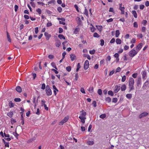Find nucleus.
<instances>
[{"label": "nucleus", "instance_id": "nucleus-17", "mask_svg": "<svg viewBox=\"0 0 149 149\" xmlns=\"http://www.w3.org/2000/svg\"><path fill=\"white\" fill-rule=\"evenodd\" d=\"M141 84V78H139L137 80V86H139V85Z\"/></svg>", "mask_w": 149, "mask_h": 149}, {"label": "nucleus", "instance_id": "nucleus-28", "mask_svg": "<svg viewBox=\"0 0 149 149\" xmlns=\"http://www.w3.org/2000/svg\"><path fill=\"white\" fill-rule=\"evenodd\" d=\"M149 84V81H147L144 83L143 86L144 87H146L147 86H148V85Z\"/></svg>", "mask_w": 149, "mask_h": 149}, {"label": "nucleus", "instance_id": "nucleus-43", "mask_svg": "<svg viewBox=\"0 0 149 149\" xmlns=\"http://www.w3.org/2000/svg\"><path fill=\"white\" fill-rule=\"evenodd\" d=\"M96 27L98 30L101 31L102 29V26H96Z\"/></svg>", "mask_w": 149, "mask_h": 149}, {"label": "nucleus", "instance_id": "nucleus-9", "mask_svg": "<svg viewBox=\"0 0 149 149\" xmlns=\"http://www.w3.org/2000/svg\"><path fill=\"white\" fill-rule=\"evenodd\" d=\"M79 118L81 119V123H85V120L86 118V117H83L82 116H79Z\"/></svg>", "mask_w": 149, "mask_h": 149}, {"label": "nucleus", "instance_id": "nucleus-4", "mask_svg": "<svg viewBox=\"0 0 149 149\" xmlns=\"http://www.w3.org/2000/svg\"><path fill=\"white\" fill-rule=\"evenodd\" d=\"M69 119V117L68 116H67L65 117L63 120H62L61 122L59 123V125H63L64 123L67 122L68 120Z\"/></svg>", "mask_w": 149, "mask_h": 149}, {"label": "nucleus", "instance_id": "nucleus-22", "mask_svg": "<svg viewBox=\"0 0 149 149\" xmlns=\"http://www.w3.org/2000/svg\"><path fill=\"white\" fill-rule=\"evenodd\" d=\"M51 65L54 68H55V69L57 70L58 69L56 66V64L55 63H54V62H52L51 63Z\"/></svg>", "mask_w": 149, "mask_h": 149}, {"label": "nucleus", "instance_id": "nucleus-48", "mask_svg": "<svg viewBox=\"0 0 149 149\" xmlns=\"http://www.w3.org/2000/svg\"><path fill=\"white\" fill-rule=\"evenodd\" d=\"M138 74L137 73H134L132 75V77L134 78H136Z\"/></svg>", "mask_w": 149, "mask_h": 149}, {"label": "nucleus", "instance_id": "nucleus-20", "mask_svg": "<svg viewBox=\"0 0 149 149\" xmlns=\"http://www.w3.org/2000/svg\"><path fill=\"white\" fill-rule=\"evenodd\" d=\"M7 38L8 39V41L10 42H11V40L10 38V36L9 35L8 33V32H7Z\"/></svg>", "mask_w": 149, "mask_h": 149}, {"label": "nucleus", "instance_id": "nucleus-12", "mask_svg": "<svg viewBox=\"0 0 149 149\" xmlns=\"http://www.w3.org/2000/svg\"><path fill=\"white\" fill-rule=\"evenodd\" d=\"M16 90L19 93H21L22 91L21 88L19 86H17L16 88Z\"/></svg>", "mask_w": 149, "mask_h": 149}, {"label": "nucleus", "instance_id": "nucleus-29", "mask_svg": "<svg viewBox=\"0 0 149 149\" xmlns=\"http://www.w3.org/2000/svg\"><path fill=\"white\" fill-rule=\"evenodd\" d=\"M88 91L90 93H92L93 91V86L90 87L89 88Z\"/></svg>", "mask_w": 149, "mask_h": 149}, {"label": "nucleus", "instance_id": "nucleus-53", "mask_svg": "<svg viewBox=\"0 0 149 149\" xmlns=\"http://www.w3.org/2000/svg\"><path fill=\"white\" fill-rule=\"evenodd\" d=\"M18 8V6L16 5H15V10L16 12L17 11Z\"/></svg>", "mask_w": 149, "mask_h": 149}, {"label": "nucleus", "instance_id": "nucleus-19", "mask_svg": "<svg viewBox=\"0 0 149 149\" xmlns=\"http://www.w3.org/2000/svg\"><path fill=\"white\" fill-rule=\"evenodd\" d=\"M132 14L135 18H136L137 17V15L135 10H133L132 11Z\"/></svg>", "mask_w": 149, "mask_h": 149}, {"label": "nucleus", "instance_id": "nucleus-27", "mask_svg": "<svg viewBox=\"0 0 149 149\" xmlns=\"http://www.w3.org/2000/svg\"><path fill=\"white\" fill-rule=\"evenodd\" d=\"M120 33L119 30H117L116 31V37H118L120 35Z\"/></svg>", "mask_w": 149, "mask_h": 149}, {"label": "nucleus", "instance_id": "nucleus-1", "mask_svg": "<svg viewBox=\"0 0 149 149\" xmlns=\"http://www.w3.org/2000/svg\"><path fill=\"white\" fill-rule=\"evenodd\" d=\"M129 88L130 89L129 92H130L131 91L134 89V79L132 77L130 78L129 80Z\"/></svg>", "mask_w": 149, "mask_h": 149}, {"label": "nucleus", "instance_id": "nucleus-34", "mask_svg": "<svg viewBox=\"0 0 149 149\" xmlns=\"http://www.w3.org/2000/svg\"><path fill=\"white\" fill-rule=\"evenodd\" d=\"M106 117V115L105 114H101L100 116V118H101L102 119H104V118H105Z\"/></svg>", "mask_w": 149, "mask_h": 149}, {"label": "nucleus", "instance_id": "nucleus-30", "mask_svg": "<svg viewBox=\"0 0 149 149\" xmlns=\"http://www.w3.org/2000/svg\"><path fill=\"white\" fill-rule=\"evenodd\" d=\"M93 36L95 37L99 38L100 37V35L97 33H95L93 34Z\"/></svg>", "mask_w": 149, "mask_h": 149}, {"label": "nucleus", "instance_id": "nucleus-38", "mask_svg": "<svg viewBox=\"0 0 149 149\" xmlns=\"http://www.w3.org/2000/svg\"><path fill=\"white\" fill-rule=\"evenodd\" d=\"M126 79V77L124 75L122 77V78L121 79V81L122 82H124L125 81Z\"/></svg>", "mask_w": 149, "mask_h": 149}, {"label": "nucleus", "instance_id": "nucleus-7", "mask_svg": "<svg viewBox=\"0 0 149 149\" xmlns=\"http://www.w3.org/2000/svg\"><path fill=\"white\" fill-rule=\"evenodd\" d=\"M148 114V113L146 112L142 113L139 116V118H142L146 116Z\"/></svg>", "mask_w": 149, "mask_h": 149}, {"label": "nucleus", "instance_id": "nucleus-10", "mask_svg": "<svg viewBox=\"0 0 149 149\" xmlns=\"http://www.w3.org/2000/svg\"><path fill=\"white\" fill-rule=\"evenodd\" d=\"M44 35L46 37V39L47 40H48L51 36L50 34H49L47 32L45 33Z\"/></svg>", "mask_w": 149, "mask_h": 149}, {"label": "nucleus", "instance_id": "nucleus-61", "mask_svg": "<svg viewBox=\"0 0 149 149\" xmlns=\"http://www.w3.org/2000/svg\"><path fill=\"white\" fill-rule=\"evenodd\" d=\"M45 84H42V86L41 87V89L43 90L45 89Z\"/></svg>", "mask_w": 149, "mask_h": 149}, {"label": "nucleus", "instance_id": "nucleus-37", "mask_svg": "<svg viewBox=\"0 0 149 149\" xmlns=\"http://www.w3.org/2000/svg\"><path fill=\"white\" fill-rule=\"evenodd\" d=\"M9 106L10 107H13L14 106V105L13 104L12 102L11 101H10L9 103Z\"/></svg>", "mask_w": 149, "mask_h": 149}, {"label": "nucleus", "instance_id": "nucleus-35", "mask_svg": "<svg viewBox=\"0 0 149 149\" xmlns=\"http://www.w3.org/2000/svg\"><path fill=\"white\" fill-rule=\"evenodd\" d=\"M71 69V66H68L66 68V70L68 71V72H70Z\"/></svg>", "mask_w": 149, "mask_h": 149}, {"label": "nucleus", "instance_id": "nucleus-33", "mask_svg": "<svg viewBox=\"0 0 149 149\" xmlns=\"http://www.w3.org/2000/svg\"><path fill=\"white\" fill-rule=\"evenodd\" d=\"M36 11L38 12L39 15L40 14L42 13L41 10L39 8H38L36 9Z\"/></svg>", "mask_w": 149, "mask_h": 149}, {"label": "nucleus", "instance_id": "nucleus-64", "mask_svg": "<svg viewBox=\"0 0 149 149\" xmlns=\"http://www.w3.org/2000/svg\"><path fill=\"white\" fill-rule=\"evenodd\" d=\"M52 25V23L51 22H48L47 23V27H49L50 26Z\"/></svg>", "mask_w": 149, "mask_h": 149}, {"label": "nucleus", "instance_id": "nucleus-58", "mask_svg": "<svg viewBox=\"0 0 149 149\" xmlns=\"http://www.w3.org/2000/svg\"><path fill=\"white\" fill-rule=\"evenodd\" d=\"M144 7L145 6L144 5H140V8L141 10H143L144 9Z\"/></svg>", "mask_w": 149, "mask_h": 149}, {"label": "nucleus", "instance_id": "nucleus-2", "mask_svg": "<svg viewBox=\"0 0 149 149\" xmlns=\"http://www.w3.org/2000/svg\"><path fill=\"white\" fill-rule=\"evenodd\" d=\"M46 93L47 96H49L52 95V93L51 89L49 85H47L45 89Z\"/></svg>", "mask_w": 149, "mask_h": 149}, {"label": "nucleus", "instance_id": "nucleus-47", "mask_svg": "<svg viewBox=\"0 0 149 149\" xmlns=\"http://www.w3.org/2000/svg\"><path fill=\"white\" fill-rule=\"evenodd\" d=\"M48 58L50 59H52L54 58V56L53 55H49L48 56Z\"/></svg>", "mask_w": 149, "mask_h": 149}, {"label": "nucleus", "instance_id": "nucleus-16", "mask_svg": "<svg viewBox=\"0 0 149 149\" xmlns=\"http://www.w3.org/2000/svg\"><path fill=\"white\" fill-rule=\"evenodd\" d=\"M142 78L143 79H145L146 76V72L145 71H143L142 72Z\"/></svg>", "mask_w": 149, "mask_h": 149}, {"label": "nucleus", "instance_id": "nucleus-60", "mask_svg": "<svg viewBox=\"0 0 149 149\" xmlns=\"http://www.w3.org/2000/svg\"><path fill=\"white\" fill-rule=\"evenodd\" d=\"M35 32L36 34H37L38 32V27H36L35 29Z\"/></svg>", "mask_w": 149, "mask_h": 149}, {"label": "nucleus", "instance_id": "nucleus-14", "mask_svg": "<svg viewBox=\"0 0 149 149\" xmlns=\"http://www.w3.org/2000/svg\"><path fill=\"white\" fill-rule=\"evenodd\" d=\"M122 91H124L125 90L126 88V85L125 84H123L121 87H120Z\"/></svg>", "mask_w": 149, "mask_h": 149}, {"label": "nucleus", "instance_id": "nucleus-18", "mask_svg": "<svg viewBox=\"0 0 149 149\" xmlns=\"http://www.w3.org/2000/svg\"><path fill=\"white\" fill-rule=\"evenodd\" d=\"M80 113H81V116H82L83 117H84L86 116V112L84 111L83 110L81 111H80Z\"/></svg>", "mask_w": 149, "mask_h": 149}, {"label": "nucleus", "instance_id": "nucleus-52", "mask_svg": "<svg viewBox=\"0 0 149 149\" xmlns=\"http://www.w3.org/2000/svg\"><path fill=\"white\" fill-rule=\"evenodd\" d=\"M147 23V21L146 20H144L143 21L142 24L145 26Z\"/></svg>", "mask_w": 149, "mask_h": 149}, {"label": "nucleus", "instance_id": "nucleus-5", "mask_svg": "<svg viewBox=\"0 0 149 149\" xmlns=\"http://www.w3.org/2000/svg\"><path fill=\"white\" fill-rule=\"evenodd\" d=\"M143 45V44L142 43H140L136 47V51L138 52L141 49Z\"/></svg>", "mask_w": 149, "mask_h": 149}, {"label": "nucleus", "instance_id": "nucleus-42", "mask_svg": "<svg viewBox=\"0 0 149 149\" xmlns=\"http://www.w3.org/2000/svg\"><path fill=\"white\" fill-rule=\"evenodd\" d=\"M100 45L101 46H103L104 45V40L103 39H101L100 40Z\"/></svg>", "mask_w": 149, "mask_h": 149}, {"label": "nucleus", "instance_id": "nucleus-59", "mask_svg": "<svg viewBox=\"0 0 149 149\" xmlns=\"http://www.w3.org/2000/svg\"><path fill=\"white\" fill-rule=\"evenodd\" d=\"M59 33H62L63 31V29L61 28H59Z\"/></svg>", "mask_w": 149, "mask_h": 149}, {"label": "nucleus", "instance_id": "nucleus-24", "mask_svg": "<svg viewBox=\"0 0 149 149\" xmlns=\"http://www.w3.org/2000/svg\"><path fill=\"white\" fill-rule=\"evenodd\" d=\"M58 37L60 39H65V37L62 35L61 34H59L58 36Z\"/></svg>", "mask_w": 149, "mask_h": 149}, {"label": "nucleus", "instance_id": "nucleus-44", "mask_svg": "<svg viewBox=\"0 0 149 149\" xmlns=\"http://www.w3.org/2000/svg\"><path fill=\"white\" fill-rule=\"evenodd\" d=\"M13 134L16 138H17L18 136H19V134L16 132V129L15 130V132H13Z\"/></svg>", "mask_w": 149, "mask_h": 149}, {"label": "nucleus", "instance_id": "nucleus-57", "mask_svg": "<svg viewBox=\"0 0 149 149\" xmlns=\"http://www.w3.org/2000/svg\"><path fill=\"white\" fill-rule=\"evenodd\" d=\"M121 70V69L119 67H118L117 68L116 70V72H120Z\"/></svg>", "mask_w": 149, "mask_h": 149}, {"label": "nucleus", "instance_id": "nucleus-45", "mask_svg": "<svg viewBox=\"0 0 149 149\" xmlns=\"http://www.w3.org/2000/svg\"><path fill=\"white\" fill-rule=\"evenodd\" d=\"M98 93L100 95H101L102 94V91L101 89H98L97 91Z\"/></svg>", "mask_w": 149, "mask_h": 149}, {"label": "nucleus", "instance_id": "nucleus-56", "mask_svg": "<svg viewBox=\"0 0 149 149\" xmlns=\"http://www.w3.org/2000/svg\"><path fill=\"white\" fill-rule=\"evenodd\" d=\"M137 36L138 37L140 38H142L143 37V36L142 34L137 35Z\"/></svg>", "mask_w": 149, "mask_h": 149}, {"label": "nucleus", "instance_id": "nucleus-31", "mask_svg": "<svg viewBox=\"0 0 149 149\" xmlns=\"http://www.w3.org/2000/svg\"><path fill=\"white\" fill-rule=\"evenodd\" d=\"M108 93L109 95H110L111 96H113L114 95L113 93L112 92V91H108Z\"/></svg>", "mask_w": 149, "mask_h": 149}, {"label": "nucleus", "instance_id": "nucleus-62", "mask_svg": "<svg viewBox=\"0 0 149 149\" xmlns=\"http://www.w3.org/2000/svg\"><path fill=\"white\" fill-rule=\"evenodd\" d=\"M115 42V39L114 38H112L110 41L111 43H113Z\"/></svg>", "mask_w": 149, "mask_h": 149}, {"label": "nucleus", "instance_id": "nucleus-36", "mask_svg": "<svg viewBox=\"0 0 149 149\" xmlns=\"http://www.w3.org/2000/svg\"><path fill=\"white\" fill-rule=\"evenodd\" d=\"M21 101V100L19 98H16L14 99V101L16 102H19Z\"/></svg>", "mask_w": 149, "mask_h": 149}, {"label": "nucleus", "instance_id": "nucleus-40", "mask_svg": "<svg viewBox=\"0 0 149 149\" xmlns=\"http://www.w3.org/2000/svg\"><path fill=\"white\" fill-rule=\"evenodd\" d=\"M146 29V27H144V26L142 27L141 30V32H143V33L145 32Z\"/></svg>", "mask_w": 149, "mask_h": 149}, {"label": "nucleus", "instance_id": "nucleus-41", "mask_svg": "<svg viewBox=\"0 0 149 149\" xmlns=\"http://www.w3.org/2000/svg\"><path fill=\"white\" fill-rule=\"evenodd\" d=\"M118 101V99L117 98H113L112 99V102L116 103Z\"/></svg>", "mask_w": 149, "mask_h": 149}, {"label": "nucleus", "instance_id": "nucleus-46", "mask_svg": "<svg viewBox=\"0 0 149 149\" xmlns=\"http://www.w3.org/2000/svg\"><path fill=\"white\" fill-rule=\"evenodd\" d=\"M133 26L134 27L137 28L138 25L137 22H135L134 23Z\"/></svg>", "mask_w": 149, "mask_h": 149}, {"label": "nucleus", "instance_id": "nucleus-21", "mask_svg": "<svg viewBox=\"0 0 149 149\" xmlns=\"http://www.w3.org/2000/svg\"><path fill=\"white\" fill-rule=\"evenodd\" d=\"M116 42L117 44H120L121 43V40L120 39L117 38L116 40Z\"/></svg>", "mask_w": 149, "mask_h": 149}, {"label": "nucleus", "instance_id": "nucleus-15", "mask_svg": "<svg viewBox=\"0 0 149 149\" xmlns=\"http://www.w3.org/2000/svg\"><path fill=\"white\" fill-rule=\"evenodd\" d=\"M61 44L60 41L59 40H57L56 42V46L57 47H59L61 45Z\"/></svg>", "mask_w": 149, "mask_h": 149}, {"label": "nucleus", "instance_id": "nucleus-39", "mask_svg": "<svg viewBox=\"0 0 149 149\" xmlns=\"http://www.w3.org/2000/svg\"><path fill=\"white\" fill-rule=\"evenodd\" d=\"M95 51L94 49H93L92 50H90L89 51V53L91 54H93L95 53Z\"/></svg>", "mask_w": 149, "mask_h": 149}, {"label": "nucleus", "instance_id": "nucleus-50", "mask_svg": "<svg viewBox=\"0 0 149 149\" xmlns=\"http://www.w3.org/2000/svg\"><path fill=\"white\" fill-rule=\"evenodd\" d=\"M91 26H93V27L91 28V31H92V32H94L95 31V29L94 28V26H93L92 24H91Z\"/></svg>", "mask_w": 149, "mask_h": 149}, {"label": "nucleus", "instance_id": "nucleus-11", "mask_svg": "<svg viewBox=\"0 0 149 149\" xmlns=\"http://www.w3.org/2000/svg\"><path fill=\"white\" fill-rule=\"evenodd\" d=\"M70 58L72 61H73L76 58L75 55L73 54H71L70 55Z\"/></svg>", "mask_w": 149, "mask_h": 149}, {"label": "nucleus", "instance_id": "nucleus-25", "mask_svg": "<svg viewBox=\"0 0 149 149\" xmlns=\"http://www.w3.org/2000/svg\"><path fill=\"white\" fill-rule=\"evenodd\" d=\"M105 100L108 103H109L111 101V98L109 97H108L105 98Z\"/></svg>", "mask_w": 149, "mask_h": 149}, {"label": "nucleus", "instance_id": "nucleus-13", "mask_svg": "<svg viewBox=\"0 0 149 149\" xmlns=\"http://www.w3.org/2000/svg\"><path fill=\"white\" fill-rule=\"evenodd\" d=\"M76 20L78 21V24L79 25H81L82 23L81 19L79 17H77L76 18Z\"/></svg>", "mask_w": 149, "mask_h": 149}, {"label": "nucleus", "instance_id": "nucleus-8", "mask_svg": "<svg viewBox=\"0 0 149 149\" xmlns=\"http://www.w3.org/2000/svg\"><path fill=\"white\" fill-rule=\"evenodd\" d=\"M120 86H115L114 89V92L116 93H117L120 89Z\"/></svg>", "mask_w": 149, "mask_h": 149}, {"label": "nucleus", "instance_id": "nucleus-63", "mask_svg": "<svg viewBox=\"0 0 149 149\" xmlns=\"http://www.w3.org/2000/svg\"><path fill=\"white\" fill-rule=\"evenodd\" d=\"M74 7L76 9L77 11V12H79V10L78 9V8L77 5L76 4H75L74 5Z\"/></svg>", "mask_w": 149, "mask_h": 149}, {"label": "nucleus", "instance_id": "nucleus-54", "mask_svg": "<svg viewBox=\"0 0 149 149\" xmlns=\"http://www.w3.org/2000/svg\"><path fill=\"white\" fill-rule=\"evenodd\" d=\"M75 80H76V81H77V79H78V73H76L75 74Z\"/></svg>", "mask_w": 149, "mask_h": 149}, {"label": "nucleus", "instance_id": "nucleus-3", "mask_svg": "<svg viewBox=\"0 0 149 149\" xmlns=\"http://www.w3.org/2000/svg\"><path fill=\"white\" fill-rule=\"evenodd\" d=\"M138 53L137 51L133 49L130 51L129 54L130 56L133 57L135 56Z\"/></svg>", "mask_w": 149, "mask_h": 149}, {"label": "nucleus", "instance_id": "nucleus-49", "mask_svg": "<svg viewBox=\"0 0 149 149\" xmlns=\"http://www.w3.org/2000/svg\"><path fill=\"white\" fill-rule=\"evenodd\" d=\"M92 104L93 105L94 107H96V102L95 101H94L92 102Z\"/></svg>", "mask_w": 149, "mask_h": 149}, {"label": "nucleus", "instance_id": "nucleus-51", "mask_svg": "<svg viewBox=\"0 0 149 149\" xmlns=\"http://www.w3.org/2000/svg\"><path fill=\"white\" fill-rule=\"evenodd\" d=\"M57 10L59 13H61L62 11V8L61 7H58L57 8Z\"/></svg>", "mask_w": 149, "mask_h": 149}, {"label": "nucleus", "instance_id": "nucleus-6", "mask_svg": "<svg viewBox=\"0 0 149 149\" xmlns=\"http://www.w3.org/2000/svg\"><path fill=\"white\" fill-rule=\"evenodd\" d=\"M89 62L88 60H86L84 63V68L85 70H86L89 66Z\"/></svg>", "mask_w": 149, "mask_h": 149}, {"label": "nucleus", "instance_id": "nucleus-23", "mask_svg": "<svg viewBox=\"0 0 149 149\" xmlns=\"http://www.w3.org/2000/svg\"><path fill=\"white\" fill-rule=\"evenodd\" d=\"M13 114V113L12 111H10L7 113V115L10 118L12 117Z\"/></svg>", "mask_w": 149, "mask_h": 149}, {"label": "nucleus", "instance_id": "nucleus-55", "mask_svg": "<svg viewBox=\"0 0 149 149\" xmlns=\"http://www.w3.org/2000/svg\"><path fill=\"white\" fill-rule=\"evenodd\" d=\"M109 12H111L114 13V10L112 8H110L109 9Z\"/></svg>", "mask_w": 149, "mask_h": 149}, {"label": "nucleus", "instance_id": "nucleus-32", "mask_svg": "<svg viewBox=\"0 0 149 149\" xmlns=\"http://www.w3.org/2000/svg\"><path fill=\"white\" fill-rule=\"evenodd\" d=\"M84 14H85L86 16H88V10L86 7H85Z\"/></svg>", "mask_w": 149, "mask_h": 149}, {"label": "nucleus", "instance_id": "nucleus-26", "mask_svg": "<svg viewBox=\"0 0 149 149\" xmlns=\"http://www.w3.org/2000/svg\"><path fill=\"white\" fill-rule=\"evenodd\" d=\"M126 97L128 99H131L132 97V95L131 94H127L126 95Z\"/></svg>", "mask_w": 149, "mask_h": 149}]
</instances>
